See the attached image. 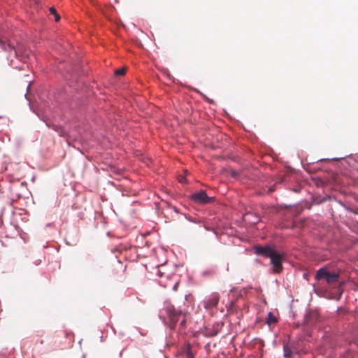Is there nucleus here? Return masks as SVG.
Wrapping results in <instances>:
<instances>
[{"label":"nucleus","mask_w":358,"mask_h":358,"mask_svg":"<svg viewBox=\"0 0 358 358\" xmlns=\"http://www.w3.org/2000/svg\"><path fill=\"white\" fill-rule=\"evenodd\" d=\"M178 286V282H176V283L174 285V286H173V289L174 290H176V289H177Z\"/></svg>","instance_id":"14"},{"label":"nucleus","mask_w":358,"mask_h":358,"mask_svg":"<svg viewBox=\"0 0 358 358\" xmlns=\"http://www.w3.org/2000/svg\"><path fill=\"white\" fill-rule=\"evenodd\" d=\"M315 278L317 280L324 279L329 285H335L339 280V275L329 272L326 267L320 268L317 271Z\"/></svg>","instance_id":"2"},{"label":"nucleus","mask_w":358,"mask_h":358,"mask_svg":"<svg viewBox=\"0 0 358 358\" xmlns=\"http://www.w3.org/2000/svg\"><path fill=\"white\" fill-rule=\"evenodd\" d=\"M55 16V20L56 22H58L60 19V16L57 13L55 15H54Z\"/></svg>","instance_id":"12"},{"label":"nucleus","mask_w":358,"mask_h":358,"mask_svg":"<svg viewBox=\"0 0 358 358\" xmlns=\"http://www.w3.org/2000/svg\"><path fill=\"white\" fill-rule=\"evenodd\" d=\"M0 47L5 51H8V52L13 51L15 55H17V52H16L14 46L13 45H11L10 43H6L0 39Z\"/></svg>","instance_id":"7"},{"label":"nucleus","mask_w":358,"mask_h":358,"mask_svg":"<svg viewBox=\"0 0 358 358\" xmlns=\"http://www.w3.org/2000/svg\"><path fill=\"white\" fill-rule=\"evenodd\" d=\"M274 249L268 245L260 246L257 245L255 247V252L257 255H261L266 257H269L272 255L274 252Z\"/></svg>","instance_id":"6"},{"label":"nucleus","mask_w":358,"mask_h":358,"mask_svg":"<svg viewBox=\"0 0 358 358\" xmlns=\"http://www.w3.org/2000/svg\"><path fill=\"white\" fill-rule=\"evenodd\" d=\"M49 10L50 13L52 15H55L57 13V10L54 7H50Z\"/></svg>","instance_id":"11"},{"label":"nucleus","mask_w":358,"mask_h":358,"mask_svg":"<svg viewBox=\"0 0 358 358\" xmlns=\"http://www.w3.org/2000/svg\"><path fill=\"white\" fill-rule=\"evenodd\" d=\"M184 355L185 358H194V355L192 353L191 347L189 345H188L184 351Z\"/></svg>","instance_id":"8"},{"label":"nucleus","mask_w":358,"mask_h":358,"mask_svg":"<svg viewBox=\"0 0 358 358\" xmlns=\"http://www.w3.org/2000/svg\"><path fill=\"white\" fill-rule=\"evenodd\" d=\"M269 258L271 259V264L273 266V271L279 273L282 269V262L284 259L283 255L275 250Z\"/></svg>","instance_id":"3"},{"label":"nucleus","mask_w":358,"mask_h":358,"mask_svg":"<svg viewBox=\"0 0 358 358\" xmlns=\"http://www.w3.org/2000/svg\"><path fill=\"white\" fill-rule=\"evenodd\" d=\"M291 355V352H287L286 350H285V356L287 357H289Z\"/></svg>","instance_id":"13"},{"label":"nucleus","mask_w":358,"mask_h":358,"mask_svg":"<svg viewBox=\"0 0 358 358\" xmlns=\"http://www.w3.org/2000/svg\"><path fill=\"white\" fill-rule=\"evenodd\" d=\"M126 71H127V69L125 67H123V68H121V69H118L115 70V74L116 76H123V75L125 74Z\"/></svg>","instance_id":"10"},{"label":"nucleus","mask_w":358,"mask_h":358,"mask_svg":"<svg viewBox=\"0 0 358 358\" xmlns=\"http://www.w3.org/2000/svg\"><path fill=\"white\" fill-rule=\"evenodd\" d=\"M276 322V317L271 312H269L268 314L267 323L270 324L271 323H275Z\"/></svg>","instance_id":"9"},{"label":"nucleus","mask_w":358,"mask_h":358,"mask_svg":"<svg viewBox=\"0 0 358 358\" xmlns=\"http://www.w3.org/2000/svg\"><path fill=\"white\" fill-rule=\"evenodd\" d=\"M220 300V295L217 292L213 293L206 300L203 301V307L206 309H212L217 306Z\"/></svg>","instance_id":"5"},{"label":"nucleus","mask_w":358,"mask_h":358,"mask_svg":"<svg viewBox=\"0 0 358 358\" xmlns=\"http://www.w3.org/2000/svg\"><path fill=\"white\" fill-rule=\"evenodd\" d=\"M190 199L197 203H208L213 201V198H210L207 196L206 192L201 190L199 192H196L190 195Z\"/></svg>","instance_id":"4"},{"label":"nucleus","mask_w":358,"mask_h":358,"mask_svg":"<svg viewBox=\"0 0 358 358\" xmlns=\"http://www.w3.org/2000/svg\"><path fill=\"white\" fill-rule=\"evenodd\" d=\"M185 178H183V179H181V180H180V182H185Z\"/></svg>","instance_id":"15"},{"label":"nucleus","mask_w":358,"mask_h":358,"mask_svg":"<svg viewBox=\"0 0 358 358\" xmlns=\"http://www.w3.org/2000/svg\"><path fill=\"white\" fill-rule=\"evenodd\" d=\"M166 313L169 316L171 326L172 328L174 327L176 324L178 322L179 318L182 316L183 319L180 322V325L182 327L185 326L186 323V314L185 313H182L180 310H178L175 308L174 306L169 305L166 308Z\"/></svg>","instance_id":"1"}]
</instances>
